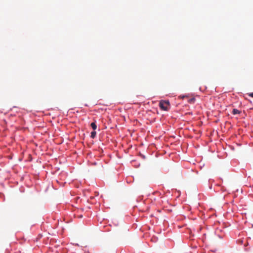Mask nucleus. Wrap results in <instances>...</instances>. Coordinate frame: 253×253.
Wrapping results in <instances>:
<instances>
[{
    "label": "nucleus",
    "instance_id": "f03ea898",
    "mask_svg": "<svg viewBox=\"0 0 253 253\" xmlns=\"http://www.w3.org/2000/svg\"><path fill=\"white\" fill-rule=\"evenodd\" d=\"M241 113V111L237 109H234L232 111V114L233 115L239 114Z\"/></svg>",
    "mask_w": 253,
    "mask_h": 253
},
{
    "label": "nucleus",
    "instance_id": "f257e3e1",
    "mask_svg": "<svg viewBox=\"0 0 253 253\" xmlns=\"http://www.w3.org/2000/svg\"><path fill=\"white\" fill-rule=\"evenodd\" d=\"M159 106L161 109L167 111L169 109V103L168 101H161L159 103Z\"/></svg>",
    "mask_w": 253,
    "mask_h": 253
},
{
    "label": "nucleus",
    "instance_id": "20e7f679",
    "mask_svg": "<svg viewBox=\"0 0 253 253\" xmlns=\"http://www.w3.org/2000/svg\"><path fill=\"white\" fill-rule=\"evenodd\" d=\"M90 126L93 128V130H95L97 128V126L94 122L91 123Z\"/></svg>",
    "mask_w": 253,
    "mask_h": 253
},
{
    "label": "nucleus",
    "instance_id": "7ed1b4c3",
    "mask_svg": "<svg viewBox=\"0 0 253 253\" xmlns=\"http://www.w3.org/2000/svg\"><path fill=\"white\" fill-rule=\"evenodd\" d=\"M195 101V98L194 97L191 98L188 100V103L190 104H193Z\"/></svg>",
    "mask_w": 253,
    "mask_h": 253
},
{
    "label": "nucleus",
    "instance_id": "39448f33",
    "mask_svg": "<svg viewBox=\"0 0 253 253\" xmlns=\"http://www.w3.org/2000/svg\"><path fill=\"white\" fill-rule=\"evenodd\" d=\"M96 134L95 131H93L91 132L90 137L91 138H94Z\"/></svg>",
    "mask_w": 253,
    "mask_h": 253
},
{
    "label": "nucleus",
    "instance_id": "0eeeda50",
    "mask_svg": "<svg viewBox=\"0 0 253 253\" xmlns=\"http://www.w3.org/2000/svg\"><path fill=\"white\" fill-rule=\"evenodd\" d=\"M249 96L253 97V92L249 93Z\"/></svg>",
    "mask_w": 253,
    "mask_h": 253
},
{
    "label": "nucleus",
    "instance_id": "423d86ee",
    "mask_svg": "<svg viewBox=\"0 0 253 253\" xmlns=\"http://www.w3.org/2000/svg\"><path fill=\"white\" fill-rule=\"evenodd\" d=\"M179 97L181 99H184L185 97H188V96L187 95H180L179 96Z\"/></svg>",
    "mask_w": 253,
    "mask_h": 253
}]
</instances>
